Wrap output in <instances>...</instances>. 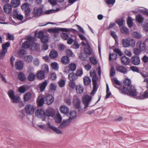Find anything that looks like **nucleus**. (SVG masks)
Returning <instances> with one entry per match:
<instances>
[{
  "mask_svg": "<svg viewBox=\"0 0 148 148\" xmlns=\"http://www.w3.org/2000/svg\"><path fill=\"white\" fill-rule=\"evenodd\" d=\"M121 32L124 34H127L129 32L128 29L125 27H123L121 29Z\"/></svg>",
  "mask_w": 148,
  "mask_h": 148,
  "instance_id": "nucleus-43",
  "label": "nucleus"
},
{
  "mask_svg": "<svg viewBox=\"0 0 148 148\" xmlns=\"http://www.w3.org/2000/svg\"><path fill=\"white\" fill-rule=\"evenodd\" d=\"M47 80H46L43 82L39 84L40 90L41 92H42L44 91L47 85Z\"/></svg>",
  "mask_w": 148,
  "mask_h": 148,
  "instance_id": "nucleus-25",
  "label": "nucleus"
},
{
  "mask_svg": "<svg viewBox=\"0 0 148 148\" xmlns=\"http://www.w3.org/2000/svg\"><path fill=\"white\" fill-rule=\"evenodd\" d=\"M61 62L64 64H67L69 62V58L67 56L63 57L61 60Z\"/></svg>",
  "mask_w": 148,
  "mask_h": 148,
  "instance_id": "nucleus-32",
  "label": "nucleus"
},
{
  "mask_svg": "<svg viewBox=\"0 0 148 148\" xmlns=\"http://www.w3.org/2000/svg\"><path fill=\"white\" fill-rule=\"evenodd\" d=\"M141 51L138 49H134V53L136 55H139Z\"/></svg>",
  "mask_w": 148,
  "mask_h": 148,
  "instance_id": "nucleus-63",
  "label": "nucleus"
},
{
  "mask_svg": "<svg viewBox=\"0 0 148 148\" xmlns=\"http://www.w3.org/2000/svg\"><path fill=\"white\" fill-rule=\"evenodd\" d=\"M116 23L119 25L122 26L125 23V21L123 19H119L117 21Z\"/></svg>",
  "mask_w": 148,
  "mask_h": 148,
  "instance_id": "nucleus-57",
  "label": "nucleus"
},
{
  "mask_svg": "<svg viewBox=\"0 0 148 148\" xmlns=\"http://www.w3.org/2000/svg\"><path fill=\"white\" fill-rule=\"evenodd\" d=\"M8 94L11 100V103H17L20 102L21 98L18 95H15L14 91L12 90H9Z\"/></svg>",
  "mask_w": 148,
  "mask_h": 148,
  "instance_id": "nucleus-3",
  "label": "nucleus"
},
{
  "mask_svg": "<svg viewBox=\"0 0 148 148\" xmlns=\"http://www.w3.org/2000/svg\"><path fill=\"white\" fill-rule=\"evenodd\" d=\"M45 101L48 105L51 104L54 101V98L52 95H47L45 96Z\"/></svg>",
  "mask_w": 148,
  "mask_h": 148,
  "instance_id": "nucleus-12",
  "label": "nucleus"
},
{
  "mask_svg": "<svg viewBox=\"0 0 148 148\" xmlns=\"http://www.w3.org/2000/svg\"><path fill=\"white\" fill-rule=\"evenodd\" d=\"M76 92L78 94H81L84 91V88L82 85L79 84L76 87Z\"/></svg>",
  "mask_w": 148,
  "mask_h": 148,
  "instance_id": "nucleus-24",
  "label": "nucleus"
},
{
  "mask_svg": "<svg viewBox=\"0 0 148 148\" xmlns=\"http://www.w3.org/2000/svg\"><path fill=\"white\" fill-rule=\"evenodd\" d=\"M69 78L71 81H73L75 80L77 78V76L75 73H72L69 74Z\"/></svg>",
  "mask_w": 148,
  "mask_h": 148,
  "instance_id": "nucleus-31",
  "label": "nucleus"
},
{
  "mask_svg": "<svg viewBox=\"0 0 148 148\" xmlns=\"http://www.w3.org/2000/svg\"><path fill=\"white\" fill-rule=\"evenodd\" d=\"M36 78V75L35 74L31 73H30L28 77V80L30 82L34 81Z\"/></svg>",
  "mask_w": 148,
  "mask_h": 148,
  "instance_id": "nucleus-38",
  "label": "nucleus"
},
{
  "mask_svg": "<svg viewBox=\"0 0 148 148\" xmlns=\"http://www.w3.org/2000/svg\"><path fill=\"white\" fill-rule=\"evenodd\" d=\"M45 114V117L46 116H54V111L53 109L51 108H49L46 111Z\"/></svg>",
  "mask_w": 148,
  "mask_h": 148,
  "instance_id": "nucleus-17",
  "label": "nucleus"
},
{
  "mask_svg": "<svg viewBox=\"0 0 148 148\" xmlns=\"http://www.w3.org/2000/svg\"><path fill=\"white\" fill-rule=\"evenodd\" d=\"M49 56L52 59L55 58L58 56V53L56 51L52 50L49 53Z\"/></svg>",
  "mask_w": 148,
  "mask_h": 148,
  "instance_id": "nucleus-29",
  "label": "nucleus"
},
{
  "mask_svg": "<svg viewBox=\"0 0 148 148\" xmlns=\"http://www.w3.org/2000/svg\"><path fill=\"white\" fill-rule=\"evenodd\" d=\"M21 9L25 12V17L27 19H30V15L31 11L29 4L26 3L23 4L21 6Z\"/></svg>",
  "mask_w": 148,
  "mask_h": 148,
  "instance_id": "nucleus-5",
  "label": "nucleus"
},
{
  "mask_svg": "<svg viewBox=\"0 0 148 148\" xmlns=\"http://www.w3.org/2000/svg\"><path fill=\"white\" fill-rule=\"evenodd\" d=\"M128 38L123 39L122 40V44L125 47H129L130 46Z\"/></svg>",
  "mask_w": 148,
  "mask_h": 148,
  "instance_id": "nucleus-36",
  "label": "nucleus"
},
{
  "mask_svg": "<svg viewBox=\"0 0 148 148\" xmlns=\"http://www.w3.org/2000/svg\"><path fill=\"white\" fill-rule=\"evenodd\" d=\"M136 20L140 23L143 22L144 20L143 18L140 15H138L136 16Z\"/></svg>",
  "mask_w": 148,
  "mask_h": 148,
  "instance_id": "nucleus-45",
  "label": "nucleus"
},
{
  "mask_svg": "<svg viewBox=\"0 0 148 148\" xmlns=\"http://www.w3.org/2000/svg\"><path fill=\"white\" fill-rule=\"evenodd\" d=\"M45 73L42 71L40 70L37 72L36 74V76L38 79L42 80L45 78Z\"/></svg>",
  "mask_w": 148,
  "mask_h": 148,
  "instance_id": "nucleus-20",
  "label": "nucleus"
},
{
  "mask_svg": "<svg viewBox=\"0 0 148 148\" xmlns=\"http://www.w3.org/2000/svg\"><path fill=\"white\" fill-rule=\"evenodd\" d=\"M20 3L19 0H12L11 2V5L13 7L16 8L20 5Z\"/></svg>",
  "mask_w": 148,
  "mask_h": 148,
  "instance_id": "nucleus-28",
  "label": "nucleus"
},
{
  "mask_svg": "<svg viewBox=\"0 0 148 148\" xmlns=\"http://www.w3.org/2000/svg\"><path fill=\"white\" fill-rule=\"evenodd\" d=\"M57 85L55 83H51L49 86L50 89L51 91H55L56 89Z\"/></svg>",
  "mask_w": 148,
  "mask_h": 148,
  "instance_id": "nucleus-41",
  "label": "nucleus"
},
{
  "mask_svg": "<svg viewBox=\"0 0 148 148\" xmlns=\"http://www.w3.org/2000/svg\"><path fill=\"white\" fill-rule=\"evenodd\" d=\"M68 125H66V123L63 120L62 121V123H61V124L60 125V126H59V127L60 129H62L65 128Z\"/></svg>",
  "mask_w": 148,
  "mask_h": 148,
  "instance_id": "nucleus-60",
  "label": "nucleus"
},
{
  "mask_svg": "<svg viewBox=\"0 0 148 148\" xmlns=\"http://www.w3.org/2000/svg\"><path fill=\"white\" fill-rule=\"evenodd\" d=\"M31 98L32 95L29 92H26L24 95V100L26 102L28 101L31 99Z\"/></svg>",
  "mask_w": 148,
  "mask_h": 148,
  "instance_id": "nucleus-27",
  "label": "nucleus"
},
{
  "mask_svg": "<svg viewBox=\"0 0 148 148\" xmlns=\"http://www.w3.org/2000/svg\"><path fill=\"white\" fill-rule=\"evenodd\" d=\"M42 71L45 74L48 73L49 72V67L46 64H43L42 67Z\"/></svg>",
  "mask_w": 148,
  "mask_h": 148,
  "instance_id": "nucleus-37",
  "label": "nucleus"
},
{
  "mask_svg": "<svg viewBox=\"0 0 148 148\" xmlns=\"http://www.w3.org/2000/svg\"><path fill=\"white\" fill-rule=\"evenodd\" d=\"M124 53L125 55L127 56L130 57L132 56V53L130 50L125 49Z\"/></svg>",
  "mask_w": 148,
  "mask_h": 148,
  "instance_id": "nucleus-62",
  "label": "nucleus"
},
{
  "mask_svg": "<svg viewBox=\"0 0 148 148\" xmlns=\"http://www.w3.org/2000/svg\"><path fill=\"white\" fill-rule=\"evenodd\" d=\"M30 44L29 41H27L23 43L22 47L24 49H27L29 47Z\"/></svg>",
  "mask_w": 148,
  "mask_h": 148,
  "instance_id": "nucleus-44",
  "label": "nucleus"
},
{
  "mask_svg": "<svg viewBox=\"0 0 148 148\" xmlns=\"http://www.w3.org/2000/svg\"><path fill=\"white\" fill-rule=\"evenodd\" d=\"M44 99L42 96L41 95L39 96L37 101L38 105L39 106H42L44 104Z\"/></svg>",
  "mask_w": 148,
  "mask_h": 148,
  "instance_id": "nucleus-19",
  "label": "nucleus"
},
{
  "mask_svg": "<svg viewBox=\"0 0 148 148\" xmlns=\"http://www.w3.org/2000/svg\"><path fill=\"white\" fill-rule=\"evenodd\" d=\"M35 110V108L33 105L28 104L26 105L25 108V111L28 114H32Z\"/></svg>",
  "mask_w": 148,
  "mask_h": 148,
  "instance_id": "nucleus-9",
  "label": "nucleus"
},
{
  "mask_svg": "<svg viewBox=\"0 0 148 148\" xmlns=\"http://www.w3.org/2000/svg\"><path fill=\"white\" fill-rule=\"evenodd\" d=\"M70 87L72 89H74L76 88L75 83L73 81H71L69 83Z\"/></svg>",
  "mask_w": 148,
  "mask_h": 148,
  "instance_id": "nucleus-61",
  "label": "nucleus"
},
{
  "mask_svg": "<svg viewBox=\"0 0 148 148\" xmlns=\"http://www.w3.org/2000/svg\"><path fill=\"white\" fill-rule=\"evenodd\" d=\"M15 67L18 70H21L23 68V63L21 61H17L15 63Z\"/></svg>",
  "mask_w": 148,
  "mask_h": 148,
  "instance_id": "nucleus-22",
  "label": "nucleus"
},
{
  "mask_svg": "<svg viewBox=\"0 0 148 148\" xmlns=\"http://www.w3.org/2000/svg\"><path fill=\"white\" fill-rule=\"evenodd\" d=\"M10 45V43L9 42H6L5 44H3L2 45V49L3 50H5L6 49L7 51V47H9Z\"/></svg>",
  "mask_w": 148,
  "mask_h": 148,
  "instance_id": "nucleus-53",
  "label": "nucleus"
},
{
  "mask_svg": "<svg viewBox=\"0 0 148 148\" xmlns=\"http://www.w3.org/2000/svg\"><path fill=\"white\" fill-rule=\"evenodd\" d=\"M36 116L42 119V121L45 120V114L44 111L41 109H38L35 112Z\"/></svg>",
  "mask_w": 148,
  "mask_h": 148,
  "instance_id": "nucleus-8",
  "label": "nucleus"
},
{
  "mask_svg": "<svg viewBox=\"0 0 148 148\" xmlns=\"http://www.w3.org/2000/svg\"><path fill=\"white\" fill-rule=\"evenodd\" d=\"M4 12L6 14H9L12 11V8L11 5L9 4L5 5L3 7Z\"/></svg>",
  "mask_w": 148,
  "mask_h": 148,
  "instance_id": "nucleus-18",
  "label": "nucleus"
},
{
  "mask_svg": "<svg viewBox=\"0 0 148 148\" xmlns=\"http://www.w3.org/2000/svg\"><path fill=\"white\" fill-rule=\"evenodd\" d=\"M112 81L114 86L119 89L120 93L134 97H135L137 95L136 90L134 86H131L130 89L128 90L124 86L121 85L120 82L118 80L114 78L112 79Z\"/></svg>",
  "mask_w": 148,
  "mask_h": 148,
  "instance_id": "nucleus-1",
  "label": "nucleus"
},
{
  "mask_svg": "<svg viewBox=\"0 0 148 148\" xmlns=\"http://www.w3.org/2000/svg\"><path fill=\"white\" fill-rule=\"evenodd\" d=\"M116 70L117 71L123 73L124 74L126 73L127 71V69L126 68L121 66H119L116 67Z\"/></svg>",
  "mask_w": 148,
  "mask_h": 148,
  "instance_id": "nucleus-23",
  "label": "nucleus"
},
{
  "mask_svg": "<svg viewBox=\"0 0 148 148\" xmlns=\"http://www.w3.org/2000/svg\"><path fill=\"white\" fill-rule=\"evenodd\" d=\"M64 102L68 105L70 106L71 105V99L70 98H66L64 99Z\"/></svg>",
  "mask_w": 148,
  "mask_h": 148,
  "instance_id": "nucleus-56",
  "label": "nucleus"
},
{
  "mask_svg": "<svg viewBox=\"0 0 148 148\" xmlns=\"http://www.w3.org/2000/svg\"><path fill=\"white\" fill-rule=\"evenodd\" d=\"M90 63L94 65H96L97 63V61L96 58L93 57H90L89 58Z\"/></svg>",
  "mask_w": 148,
  "mask_h": 148,
  "instance_id": "nucleus-40",
  "label": "nucleus"
},
{
  "mask_svg": "<svg viewBox=\"0 0 148 148\" xmlns=\"http://www.w3.org/2000/svg\"><path fill=\"white\" fill-rule=\"evenodd\" d=\"M60 110L61 113L65 114H68L69 111V108L66 106L63 105L60 106Z\"/></svg>",
  "mask_w": 148,
  "mask_h": 148,
  "instance_id": "nucleus-14",
  "label": "nucleus"
},
{
  "mask_svg": "<svg viewBox=\"0 0 148 148\" xmlns=\"http://www.w3.org/2000/svg\"><path fill=\"white\" fill-rule=\"evenodd\" d=\"M129 44H130V46L134 47L135 45V42L134 40L132 38H128Z\"/></svg>",
  "mask_w": 148,
  "mask_h": 148,
  "instance_id": "nucleus-51",
  "label": "nucleus"
},
{
  "mask_svg": "<svg viewBox=\"0 0 148 148\" xmlns=\"http://www.w3.org/2000/svg\"><path fill=\"white\" fill-rule=\"evenodd\" d=\"M69 118L73 121L76 117V112L74 111H71L69 113Z\"/></svg>",
  "mask_w": 148,
  "mask_h": 148,
  "instance_id": "nucleus-34",
  "label": "nucleus"
},
{
  "mask_svg": "<svg viewBox=\"0 0 148 148\" xmlns=\"http://www.w3.org/2000/svg\"><path fill=\"white\" fill-rule=\"evenodd\" d=\"M41 42L43 44L47 43L49 40L48 36L47 35L43 36L40 39Z\"/></svg>",
  "mask_w": 148,
  "mask_h": 148,
  "instance_id": "nucleus-35",
  "label": "nucleus"
},
{
  "mask_svg": "<svg viewBox=\"0 0 148 148\" xmlns=\"http://www.w3.org/2000/svg\"><path fill=\"white\" fill-rule=\"evenodd\" d=\"M47 125L50 129H51L57 134H62V132L61 131L58 129L57 127L53 126L51 125L49 123H48Z\"/></svg>",
  "mask_w": 148,
  "mask_h": 148,
  "instance_id": "nucleus-15",
  "label": "nucleus"
},
{
  "mask_svg": "<svg viewBox=\"0 0 148 148\" xmlns=\"http://www.w3.org/2000/svg\"><path fill=\"white\" fill-rule=\"evenodd\" d=\"M51 68L53 69H57L58 68V64L56 62H54L52 63L51 64Z\"/></svg>",
  "mask_w": 148,
  "mask_h": 148,
  "instance_id": "nucleus-55",
  "label": "nucleus"
},
{
  "mask_svg": "<svg viewBox=\"0 0 148 148\" xmlns=\"http://www.w3.org/2000/svg\"><path fill=\"white\" fill-rule=\"evenodd\" d=\"M121 61L122 64L125 65H128L130 62V59L129 58L125 56H123L121 58Z\"/></svg>",
  "mask_w": 148,
  "mask_h": 148,
  "instance_id": "nucleus-26",
  "label": "nucleus"
},
{
  "mask_svg": "<svg viewBox=\"0 0 148 148\" xmlns=\"http://www.w3.org/2000/svg\"><path fill=\"white\" fill-rule=\"evenodd\" d=\"M138 47L139 48L141 51H143L146 48V44L145 41H139L136 44Z\"/></svg>",
  "mask_w": 148,
  "mask_h": 148,
  "instance_id": "nucleus-13",
  "label": "nucleus"
},
{
  "mask_svg": "<svg viewBox=\"0 0 148 148\" xmlns=\"http://www.w3.org/2000/svg\"><path fill=\"white\" fill-rule=\"evenodd\" d=\"M61 36L64 40H67L69 38L68 35L65 33H62L61 34Z\"/></svg>",
  "mask_w": 148,
  "mask_h": 148,
  "instance_id": "nucleus-52",
  "label": "nucleus"
},
{
  "mask_svg": "<svg viewBox=\"0 0 148 148\" xmlns=\"http://www.w3.org/2000/svg\"><path fill=\"white\" fill-rule=\"evenodd\" d=\"M28 89L27 86L23 85L20 87L18 89V92L21 93H24Z\"/></svg>",
  "mask_w": 148,
  "mask_h": 148,
  "instance_id": "nucleus-30",
  "label": "nucleus"
},
{
  "mask_svg": "<svg viewBox=\"0 0 148 148\" xmlns=\"http://www.w3.org/2000/svg\"><path fill=\"white\" fill-rule=\"evenodd\" d=\"M61 31L62 32H76L77 30L75 29H71V28H49L48 29V31L50 32H52L53 33H57L58 34L59 33L60 31Z\"/></svg>",
  "mask_w": 148,
  "mask_h": 148,
  "instance_id": "nucleus-4",
  "label": "nucleus"
},
{
  "mask_svg": "<svg viewBox=\"0 0 148 148\" xmlns=\"http://www.w3.org/2000/svg\"><path fill=\"white\" fill-rule=\"evenodd\" d=\"M131 63L134 65H138L140 63L139 57L136 56H132L130 59Z\"/></svg>",
  "mask_w": 148,
  "mask_h": 148,
  "instance_id": "nucleus-11",
  "label": "nucleus"
},
{
  "mask_svg": "<svg viewBox=\"0 0 148 148\" xmlns=\"http://www.w3.org/2000/svg\"><path fill=\"white\" fill-rule=\"evenodd\" d=\"M17 77L18 79L22 82L25 81L26 79L25 74L22 72H20L18 74Z\"/></svg>",
  "mask_w": 148,
  "mask_h": 148,
  "instance_id": "nucleus-21",
  "label": "nucleus"
},
{
  "mask_svg": "<svg viewBox=\"0 0 148 148\" xmlns=\"http://www.w3.org/2000/svg\"><path fill=\"white\" fill-rule=\"evenodd\" d=\"M131 80L128 79L126 78L124 81V84L125 85L128 86L131 85Z\"/></svg>",
  "mask_w": 148,
  "mask_h": 148,
  "instance_id": "nucleus-50",
  "label": "nucleus"
},
{
  "mask_svg": "<svg viewBox=\"0 0 148 148\" xmlns=\"http://www.w3.org/2000/svg\"><path fill=\"white\" fill-rule=\"evenodd\" d=\"M127 23L130 27H132L133 25L132 20V18L129 17L127 20Z\"/></svg>",
  "mask_w": 148,
  "mask_h": 148,
  "instance_id": "nucleus-48",
  "label": "nucleus"
},
{
  "mask_svg": "<svg viewBox=\"0 0 148 148\" xmlns=\"http://www.w3.org/2000/svg\"><path fill=\"white\" fill-rule=\"evenodd\" d=\"M90 75L92 77V81L93 84V90L91 92V95H93L95 92H96L98 88L97 84L98 78L96 75V71L94 69H92L90 71Z\"/></svg>",
  "mask_w": 148,
  "mask_h": 148,
  "instance_id": "nucleus-2",
  "label": "nucleus"
},
{
  "mask_svg": "<svg viewBox=\"0 0 148 148\" xmlns=\"http://www.w3.org/2000/svg\"><path fill=\"white\" fill-rule=\"evenodd\" d=\"M106 98H108L111 95V92H109V89L108 84H106Z\"/></svg>",
  "mask_w": 148,
  "mask_h": 148,
  "instance_id": "nucleus-59",
  "label": "nucleus"
},
{
  "mask_svg": "<svg viewBox=\"0 0 148 148\" xmlns=\"http://www.w3.org/2000/svg\"><path fill=\"white\" fill-rule=\"evenodd\" d=\"M132 35L134 37L137 38H140L142 37V35L139 32H133Z\"/></svg>",
  "mask_w": 148,
  "mask_h": 148,
  "instance_id": "nucleus-46",
  "label": "nucleus"
},
{
  "mask_svg": "<svg viewBox=\"0 0 148 148\" xmlns=\"http://www.w3.org/2000/svg\"><path fill=\"white\" fill-rule=\"evenodd\" d=\"M117 57V55L115 53H110L109 56V60L113 61L115 60Z\"/></svg>",
  "mask_w": 148,
  "mask_h": 148,
  "instance_id": "nucleus-42",
  "label": "nucleus"
},
{
  "mask_svg": "<svg viewBox=\"0 0 148 148\" xmlns=\"http://www.w3.org/2000/svg\"><path fill=\"white\" fill-rule=\"evenodd\" d=\"M33 63L35 66H38L40 62L38 59L35 58L34 60Z\"/></svg>",
  "mask_w": 148,
  "mask_h": 148,
  "instance_id": "nucleus-64",
  "label": "nucleus"
},
{
  "mask_svg": "<svg viewBox=\"0 0 148 148\" xmlns=\"http://www.w3.org/2000/svg\"><path fill=\"white\" fill-rule=\"evenodd\" d=\"M76 65L74 63H71L69 65V69H68V68H66L65 69V72L67 73H69L70 72V70L71 71H74L76 69Z\"/></svg>",
  "mask_w": 148,
  "mask_h": 148,
  "instance_id": "nucleus-16",
  "label": "nucleus"
},
{
  "mask_svg": "<svg viewBox=\"0 0 148 148\" xmlns=\"http://www.w3.org/2000/svg\"><path fill=\"white\" fill-rule=\"evenodd\" d=\"M42 13L43 9L41 7H35L33 12V13L36 16H40Z\"/></svg>",
  "mask_w": 148,
  "mask_h": 148,
  "instance_id": "nucleus-10",
  "label": "nucleus"
},
{
  "mask_svg": "<svg viewBox=\"0 0 148 148\" xmlns=\"http://www.w3.org/2000/svg\"><path fill=\"white\" fill-rule=\"evenodd\" d=\"M7 52L6 49L4 50H2L0 51V59H1L4 58L6 53Z\"/></svg>",
  "mask_w": 148,
  "mask_h": 148,
  "instance_id": "nucleus-49",
  "label": "nucleus"
},
{
  "mask_svg": "<svg viewBox=\"0 0 148 148\" xmlns=\"http://www.w3.org/2000/svg\"><path fill=\"white\" fill-rule=\"evenodd\" d=\"M32 46L34 49L35 50L38 51L40 49V45L36 43H33L32 44Z\"/></svg>",
  "mask_w": 148,
  "mask_h": 148,
  "instance_id": "nucleus-58",
  "label": "nucleus"
},
{
  "mask_svg": "<svg viewBox=\"0 0 148 148\" xmlns=\"http://www.w3.org/2000/svg\"><path fill=\"white\" fill-rule=\"evenodd\" d=\"M83 80L84 85L86 86L89 85L91 82V79L90 77H84Z\"/></svg>",
  "mask_w": 148,
  "mask_h": 148,
  "instance_id": "nucleus-33",
  "label": "nucleus"
},
{
  "mask_svg": "<svg viewBox=\"0 0 148 148\" xmlns=\"http://www.w3.org/2000/svg\"><path fill=\"white\" fill-rule=\"evenodd\" d=\"M73 104L76 109H77L80 108L81 101L76 95H74L73 96Z\"/></svg>",
  "mask_w": 148,
  "mask_h": 148,
  "instance_id": "nucleus-7",
  "label": "nucleus"
},
{
  "mask_svg": "<svg viewBox=\"0 0 148 148\" xmlns=\"http://www.w3.org/2000/svg\"><path fill=\"white\" fill-rule=\"evenodd\" d=\"M79 57L82 60H86L87 59L88 56L86 54L81 53L79 54Z\"/></svg>",
  "mask_w": 148,
  "mask_h": 148,
  "instance_id": "nucleus-47",
  "label": "nucleus"
},
{
  "mask_svg": "<svg viewBox=\"0 0 148 148\" xmlns=\"http://www.w3.org/2000/svg\"><path fill=\"white\" fill-rule=\"evenodd\" d=\"M59 86L60 87H63L65 84V81L64 80L60 79L58 82Z\"/></svg>",
  "mask_w": 148,
  "mask_h": 148,
  "instance_id": "nucleus-54",
  "label": "nucleus"
},
{
  "mask_svg": "<svg viewBox=\"0 0 148 148\" xmlns=\"http://www.w3.org/2000/svg\"><path fill=\"white\" fill-rule=\"evenodd\" d=\"M92 99L91 96L87 95L84 96L82 98L83 103L84 105V109H85L89 106V104Z\"/></svg>",
  "mask_w": 148,
  "mask_h": 148,
  "instance_id": "nucleus-6",
  "label": "nucleus"
},
{
  "mask_svg": "<svg viewBox=\"0 0 148 148\" xmlns=\"http://www.w3.org/2000/svg\"><path fill=\"white\" fill-rule=\"evenodd\" d=\"M25 60L27 62H31L33 59V57L31 55H27L24 57Z\"/></svg>",
  "mask_w": 148,
  "mask_h": 148,
  "instance_id": "nucleus-39",
  "label": "nucleus"
}]
</instances>
